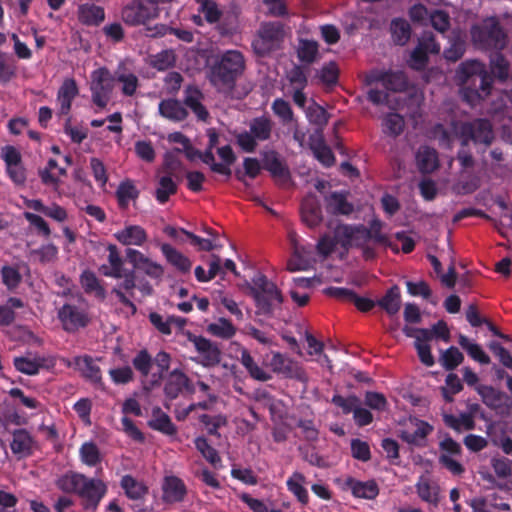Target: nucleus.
Instances as JSON below:
<instances>
[{
  "mask_svg": "<svg viewBox=\"0 0 512 512\" xmlns=\"http://www.w3.org/2000/svg\"><path fill=\"white\" fill-rule=\"evenodd\" d=\"M456 77L460 82L463 100L471 106L477 105L491 93L493 78L480 61L468 60L461 63Z\"/></svg>",
  "mask_w": 512,
  "mask_h": 512,
  "instance_id": "obj_1",
  "label": "nucleus"
},
{
  "mask_svg": "<svg viewBox=\"0 0 512 512\" xmlns=\"http://www.w3.org/2000/svg\"><path fill=\"white\" fill-rule=\"evenodd\" d=\"M246 61L239 50H226L213 58L208 79L219 92L230 93L237 80L244 74Z\"/></svg>",
  "mask_w": 512,
  "mask_h": 512,
  "instance_id": "obj_2",
  "label": "nucleus"
},
{
  "mask_svg": "<svg viewBox=\"0 0 512 512\" xmlns=\"http://www.w3.org/2000/svg\"><path fill=\"white\" fill-rule=\"evenodd\" d=\"M56 486L65 493L78 495L83 500L85 510H96L107 492V486L102 480L73 471L59 477Z\"/></svg>",
  "mask_w": 512,
  "mask_h": 512,
  "instance_id": "obj_3",
  "label": "nucleus"
},
{
  "mask_svg": "<svg viewBox=\"0 0 512 512\" xmlns=\"http://www.w3.org/2000/svg\"><path fill=\"white\" fill-rule=\"evenodd\" d=\"M470 33L473 44L481 50L501 51L507 45V34L496 17L473 25Z\"/></svg>",
  "mask_w": 512,
  "mask_h": 512,
  "instance_id": "obj_4",
  "label": "nucleus"
},
{
  "mask_svg": "<svg viewBox=\"0 0 512 512\" xmlns=\"http://www.w3.org/2000/svg\"><path fill=\"white\" fill-rule=\"evenodd\" d=\"M249 290L255 301L258 315L272 316L275 306L283 303L281 291L264 274L259 273L253 277Z\"/></svg>",
  "mask_w": 512,
  "mask_h": 512,
  "instance_id": "obj_5",
  "label": "nucleus"
},
{
  "mask_svg": "<svg viewBox=\"0 0 512 512\" xmlns=\"http://www.w3.org/2000/svg\"><path fill=\"white\" fill-rule=\"evenodd\" d=\"M452 125L454 135L460 140L463 147H467L470 142H473L475 145H483L485 150L494 140L493 127L487 119L477 118L459 125L454 122Z\"/></svg>",
  "mask_w": 512,
  "mask_h": 512,
  "instance_id": "obj_6",
  "label": "nucleus"
},
{
  "mask_svg": "<svg viewBox=\"0 0 512 512\" xmlns=\"http://www.w3.org/2000/svg\"><path fill=\"white\" fill-rule=\"evenodd\" d=\"M274 123L267 115L253 118L249 123V131L238 133L236 144L243 152L254 153L258 147V142L268 141L271 138Z\"/></svg>",
  "mask_w": 512,
  "mask_h": 512,
  "instance_id": "obj_7",
  "label": "nucleus"
},
{
  "mask_svg": "<svg viewBox=\"0 0 512 512\" xmlns=\"http://www.w3.org/2000/svg\"><path fill=\"white\" fill-rule=\"evenodd\" d=\"M78 302H66L57 310V318L67 333H75L90 323L89 312L82 295H78Z\"/></svg>",
  "mask_w": 512,
  "mask_h": 512,
  "instance_id": "obj_8",
  "label": "nucleus"
},
{
  "mask_svg": "<svg viewBox=\"0 0 512 512\" xmlns=\"http://www.w3.org/2000/svg\"><path fill=\"white\" fill-rule=\"evenodd\" d=\"M284 36V25L281 22H264L258 30V39L252 42L253 50L257 55L265 56L279 47Z\"/></svg>",
  "mask_w": 512,
  "mask_h": 512,
  "instance_id": "obj_9",
  "label": "nucleus"
},
{
  "mask_svg": "<svg viewBox=\"0 0 512 512\" xmlns=\"http://www.w3.org/2000/svg\"><path fill=\"white\" fill-rule=\"evenodd\" d=\"M90 91L92 102L99 108L107 106L114 89L115 76L106 67H100L91 73Z\"/></svg>",
  "mask_w": 512,
  "mask_h": 512,
  "instance_id": "obj_10",
  "label": "nucleus"
},
{
  "mask_svg": "<svg viewBox=\"0 0 512 512\" xmlns=\"http://www.w3.org/2000/svg\"><path fill=\"white\" fill-rule=\"evenodd\" d=\"M159 16V8L154 2L133 0L122 8L121 19L129 26L145 25Z\"/></svg>",
  "mask_w": 512,
  "mask_h": 512,
  "instance_id": "obj_11",
  "label": "nucleus"
},
{
  "mask_svg": "<svg viewBox=\"0 0 512 512\" xmlns=\"http://www.w3.org/2000/svg\"><path fill=\"white\" fill-rule=\"evenodd\" d=\"M335 483L343 490H350L355 498L373 500L379 495V486L373 479L360 481L354 477L348 476L344 479L337 478Z\"/></svg>",
  "mask_w": 512,
  "mask_h": 512,
  "instance_id": "obj_12",
  "label": "nucleus"
},
{
  "mask_svg": "<svg viewBox=\"0 0 512 512\" xmlns=\"http://www.w3.org/2000/svg\"><path fill=\"white\" fill-rule=\"evenodd\" d=\"M36 447L37 442L28 430L19 428L12 432L10 449L18 460L32 456Z\"/></svg>",
  "mask_w": 512,
  "mask_h": 512,
  "instance_id": "obj_13",
  "label": "nucleus"
},
{
  "mask_svg": "<svg viewBox=\"0 0 512 512\" xmlns=\"http://www.w3.org/2000/svg\"><path fill=\"white\" fill-rule=\"evenodd\" d=\"M194 393L195 387L188 376L180 369L172 370L164 385V394L169 400L176 399L183 391Z\"/></svg>",
  "mask_w": 512,
  "mask_h": 512,
  "instance_id": "obj_14",
  "label": "nucleus"
},
{
  "mask_svg": "<svg viewBox=\"0 0 512 512\" xmlns=\"http://www.w3.org/2000/svg\"><path fill=\"white\" fill-rule=\"evenodd\" d=\"M123 281L112 289L118 301L129 308L134 315L137 312L136 305L131 301L130 297L134 296L133 290L136 288V274L134 269L126 270L122 273Z\"/></svg>",
  "mask_w": 512,
  "mask_h": 512,
  "instance_id": "obj_15",
  "label": "nucleus"
},
{
  "mask_svg": "<svg viewBox=\"0 0 512 512\" xmlns=\"http://www.w3.org/2000/svg\"><path fill=\"white\" fill-rule=\"evenodd\" d=\"M190 340L202 357V364L204 366L213 367L220 363L221 351L215 343L203 336H194Z\"/></svg>",
  "mask_w": 512,
  "mask_h": 512,
  "instance_id": "obj_16",
  "label": "nucleus"
},
{
  "mask_svg": "<svg viewBox=\"0 0 512 512\" xmlns=\"http://www.w3.org/2000/svg\"><path fill=\"white\" fill-rule=\"evenodd\" d=\"M164 233L171 237L172 239L183 243L185 239L182 236H185L190 240L192 246L196 247L199 251L210 252L214 250L215 244L210 239L201 238L195 235L192 232H189L183 228H175L173 226H166L164 228Z\"/></svg>",
  "mask_w": 512,
  "mask_h": 512,
  "instance_id": "obj_17",
  "label": "nucleus"
},
{
  "mask_svg": "<svg viewBox=\"0 0 512 512\" xmlns=\"http://www.w3.org/2000/svg\"><path fill=\"white\" fill-rule=\"evenodd\" d=\"M162 490L163 501L168 504L182 502L187 494L185 483L177 476L166 477Z\"/></svg>",
  "mask_w": 512,
  "mask_h": 512,
  "instance_id": "obj_18",
  "label": "nucleus"
},
{
  "mask_svg": "<svg viewBox=\"0 0 512 512\" xmlns=\"http://www.w3.org/2000/svg\"><path fill=\"white\" fill-rule=\"evenodd\" d=\"M184 93V105L192 110L199 121L206 122L209 118V112L201 102L204 96L200 89L196 86L189 85L186 87Z\"/></svg>",
  "mask_w": 512,
  "mask_h": 512,
  "instance_id": "obj_19",
  "label": "nucleus"
},
{
  "mask_svg": "<svg viewBox=\"0 0 512 512\" xmlns=\"http://www.w3.org/2000/svg\"><path fill=\"white\" fill-rule=\"evenodd\" d=\"M76 366H78L81 375L97 387L104 389L102 381V374L100 367L96 364L94 359L89 355L78 356L74 359Z\"/></svg>",
  "mask_w": 512,
  "mask_h": 512,
  "instance_id": "obj_20",
  "label": "nucleus"
},
{
  "mask_svg": "<svg viewBox=\"0 0 512 512\" xmlns=\"http://www.w3.org/2000/svg\"><path fill=\"white\" fill-rule=\"evenodd\" d=\"M302 221L310 228L319 226L323 220L320 202L315 196H308L301 203Z\"/></svg>",
  "mask_w": 512,
  "mask_h": 512,
  "instance_id": "obj_21",
  "label": "nucleus"
},
{
  "mask_svg": "<svg viewBox=\"0 0 512 512\" xmlns=\"http://www.w3.org/2000/svg\"><path fill=\"white\" fill-rule=\"evenodd\" d=\"M158 110L162 117L172 122H182L186 120L189 115L184 103L174 98L161 100L158 105Z\"/></svg>",
  "mask_w": 512,
  "mask_h": 512,
  "instance_id": "obj_22",
  "label": "nucleus"
},
{
  "mask_svg": "<svg viewBox=\"0 0 512 512\" xmlns=\"http://www.w3.org/2000/svg\"><path fill=\"white\" fill-rule=\"evenodd\" d=\"M114 237L125 246H142L148 239L145 229L139 225H128L114 233Z\"/></svg>",
  "mask_w": 512,
  "mask_h": 512,
  "instance_id": "obj_23",
  "label": "nucleus"
},
{
  "mask_svg": "<svg viewBox=\"0 0 512 512\" xmlns=\"http://www.w3.org/2000/svg\"><path fill=\"white\" fill-rule=\"evenodd\" d=\"M79 282L85 294L93 295L100 301H104L106 299V290L101 284L100 279L93 271L89 269L84 270L80 274Z\"/></svg>",
  "mask_w": 512,
  "mask_h": 512,
  "instance_id": "obj_24",
  "label": "nucleus"
},
{
  "mask_svg": "<svg viewBox=\"0 0 512 512\" xmlns=\"http://www.w3.org/2000/svg\"><path fill=\"white\" fill-rule=\"evenodd\" d=\"M415 426L416 429L413 432L404 430L401 432L400 437L410 445L422 447L425 445L428 435L432 433L433 426L420 419H415Z\"/></svg>",
  "mask_w": 512,
  "mask_h": 512,
  "instance_id": "obj_25",
  "label": "nucleus"
},
{
  "mask_svg": "<svg viewBox=\"0 0 512 512\" xmlns=\"http://www.w3.org/2000/svg\"><path fill=\"white\" fill-rule=\"evenodd\" d=\"M326 210L333 215H350L354 206L347 200L346 193L334 191L325 197Z\"/></svg>",
  "mask_w": 512,
  "mask_h": 512,
  "instance_id": "obj_26",
  "label": "nucleus"
},
{
  "mask_svg": "<svg viewBox=\"0 0 512 512\" xmlns=\"http://www.w3.org/2000/svg\"><path fill=\"white\" fill-rule=\"evenodd\" d=\"M120 487L123 489L125 496L134 501L144 499L149 492V488L144 482L137 480L130 474L122 476Z\"/></svg>",
  "mask_w": 512,
  "mask_h": 512,
  "instance_id": "obj_27",
  "label": "nucleus"
},
{
  "mask_svg": "<svg viewBox=\"0 0 512 512\" xmlns=\"http://www.w3.org/2000/svg\"><path fill=\"white\" fill-rule=\"evenodd\" d=\"M107 250L109 252L108 262L110 266L102 265L99 268V271L106 277L121 279L122 273L126 271L123 269L124 261L120 256L116 245L109 244Z\"/></svg>",
  "mask_w": 512,
  "mask_h": 512,
  "instance_id": "obj_28",
  "label": "nucleus"
},
{
  "mask_svg": "<svg viewBox=\"0 0 512 512\" xmlns=\"http://www.w3.org/2000/svg\"><path fill=\"white\" fill-rule=\"evenodd\" d=\"M105 19L103 7L95 4H81L78 7V20L87 26H99Z\"/></svg>",
  "mask_w": 512,
  "mask_h": 512,
  "instance_id": "obj_29",
  "label": "nucleus"
},
{
  "mask_svg": "<svg viewBox=\"0 0 512 512\" xmlns=\"http://www.w3.org/2000/svg\"><path fill=\"white\" fill-rule=\"evenodd\" d=\"M160 249L167 262L174 266L178 271L181 273L190 272L192 262L183 253L168 243H163Z\"/></svg>",
  "mask_w": 512,
  "mask_h": 512,
  "instance_id": "obj_30",
  "label": "nucleus"
},
{
  "mask_svg": "<svg viewBox=\"0 0 512 512\" xmlns=\"http://www.w3.org/2000/svg\"><path fill=\"white\" fill-rule=\"evenodd\" d=\"M271 365L275 372L282 373L286 377L302 378L303 371L298 364L281 353L273 354Z\"/></svg>",
  "mask_w": 512,
  "mask_h": 512,
  "instance_id": "obj_31",
  "label": "nucleus"
},
{
  "mask_svg": "<svg viewBox=\"0 0 512 512\" xmlns=\"http://www.w3.org/2000/svg\"><path fill=\"white\" fill-rule=\"evenodd\" d=\"M417 167L421 173H431L439 166L438 154L434 148L420 146L416 153Z\"/></svg>",
  "mask_w": 512,
  "mask_h": 512,
  "instance_id": "obj_32",
  "label": "nucleus"
},
{
  "mask_svg": "<svg viewBox=\"0 0 512 512\" xmlns=\"http://www.w3.org/2000/svg\"><path fill=\"white\" fill-rule=\"evenodd\" d=\"M377 305L389 316L396 315L400 311L402 305L400 288L397 285L390 287L383 297L377 300Z\"/></svg>",
  "mask_w": 512,
  "mask_h": 512,
  "instance_id": "obj_33",
  "label": "nucleus"
},
{
  "mask_svg": "<svg viewBox=\"0 0 512 512\" xmlns=\"http://www.w3.org/2000/svg\"><path fill=\"white\" fill-rule=\"evenodd\" d=\"M383 86L393 92L405 91L408 87V79L403 71H386L376 77Z\"/></svg>",
  "mask_w": 512,
  "mask_h": 512,
  "instance_id": "obj_34",
  "label": "nucleus"
},
{
  "mask_svg": "<svg viewBox=\"0 0 512 512\" xmlns=\"http://www.w3.org/2000/svg\"><path fill=\"white\" fill-rule=\"evenodd\" d=\"M78 94V87L74 79H67L58 90L57 98L60 103V114L67 115L70 112L72 101Z\"/></svg>",
  "mask_w": 512,
  "mask_h": 512,
  "instance_id": "obj_35",
  "label": "nucleus"
},
{
  "mask_svg": "<svg viewBox=\"0 0 512 512\" xmlns=\"http://www.w3.org/2000/svg\"><path fill=\"white\" fill-rule=\"evenodd\" d=\"M115 195L119 208L125 210L128 208L130 201L138 199L140 191L132 180L126 179L120 182Z\"/></svg>",
  "mask_w": 512,
  "mask_h": 512,
  "instance_id": "obj_36",
  "label": "nucleus"
},
{
  "mask_svg": "<svg viewBox=\"0 0 512 512\" xmlns=\"http://www.w3.org/2000/svg\"><path fill=\"white\" fill-rule=\"evenodd\" d=\"M443 422L447 427L457 433L474 430L476 426L473 415L467 412H462L459 417H456L453 414L444 413Z\"/></svg>",
  "mask_w": 512,
  "mask_h": 512,
  "instance_id": "obj_37",
  "label": "nucleus"
},
{
  "mask_svg": "<svg viewBox=\"0 0 512 512\" xmlns=\"http://www.w3.org/2000/svg\"><path fill=\"white\" fill-rule=\"evenodd\" d=\"M263 168L274 178L288 180L290 172L288 167L280 160L275 151L267 153L263 160Z\"/></svg>",
  "mask_w": 512,
  "mask_h": 512,
  "instance_id": "obj_38",
  "label": "nucleus"
},
{
  "mask_svg": "<svg viewBox=\"0 0 512 512\" xmlns=\"http://www.w3.org/2000/svg\"><path fill=\"white\" fill-rule=\"evenodd\" d=\"M148 426L168 436H173L177 433V428L172 423L170 417L160 408L153 409V418L148 421Z\"/></svg>",
  "mask_w": 512,
  "mask_h": 512,
  "instance_id": "obj_39",
  "label": "nucleus"
},
{
  "mask_svg": "<svg viewBox=\"0 0 512 512\" xmlns=\"http://www.w3.org/2000/svg\"><path fill=\"white\" fill-rule=\"evenodd\" d=\"M171 360V355L166 351H159L155 357L152 358L153 365L156 367V371L151 374L152 386L160 385L161 381L170 369Z\"/></svg>",
  "mask_w": 512,
  "mask_h": 512,
  "instance_id": "obj_40",
  "label": "nucleus"
},
{
  "mask_svg": "<svg viewBox=\"0 0 512 512\" xmlns=\"http://www.w3.org/2000/svg\"><path fill=\"white\" fill-rule=\"evenodd\" d=\"M115 81L122 83L121 91L125 96H133L139 86L138 77L132 72H126L123 65H119L114 73Z\"/></svg>",
  "mask_w": 512,
  "mask_h": 512,
  "instance_id": "obj_41",
  "label": "nucleus"
},
{
  "mask_svg": "<svg viewBox=\"0 0 512 512\" xmlns=\"http://www.w3.org/2000/svg\"><path fill=\"white\" fill-rule=\"evenodd\" d=\"M194 444L196 449L201 453L206 461L209 462L215 469H221L223 467L222 459L218 451L208 443V440L205 437H197L194 440Z\"/></svg>",
  "mask_w": 512,
  "mask_h": 512,
  "instance_id": "obj_42",
  "label": "nucleus"
},
{
  "mask_svg": "<svg viewBox=\"0 0 512 512\" xmlns=\"http://www.w3.org/2000/svg\"><path fill=\"white\" fill-rule=\"evenodd\" d=\"M13 365L18 372L33 376L37 375L44 366V359L41 357L30 359L28 357L19 356L14 357Z\"/></svg>",
  "mask_w": 512,
  "mask_h": 512,
  "instance_id": "obj_43",
  "label": "nucleus"
},
{
  "mask_svg": "<svg viewBox=\"0 0 512 512\" xmlns=\"http://www.w3.org/2000/svg\"><path fill=\"white\" fill-rule=\"evenodd\" d=\"M80 460L89 467H95L102 461L101 452L93 441L84 442L79 449Z\"/></svg>",
  "mask_w": 512,
  "mask_h": 512,
  "instance_id": "obj_44",
  "label": "nucleus"
},
{
  "mask_svg": "<svg viewBox=\"0 0 512 512\" xmlns=\"http://www.w3.org/2000/svg\"><path fill=\"white\" fill-rule=\"evenodd\" d=\"M305 476L300 472H294L293 475L287 480L288 490L295 495L297 500L306 505L309 501V495L303 483L305 482Z\"/></svg>",
  "mask_w": 512,
  "mask_h": 512,
  "instance_id": "obj_45",
  "label": "nucleus"
},
{
  "mask_svg": "<svg viewBox=\"0 0 512 512\" xmlns=\"http://www.w3.org/2000/svg\"><path fill=\"white\" fill-rule=\"evenodd\" d=\"M240 362L253 379L258 381H267L271 378V376L254 361L247 349H243L241 351Z\"/></svg>",
  "mask_w": 512,
  "mask_h": 512,
  "instance_id": "obj_46",
  "label": "nucleus"
},
{
  "mask_svg": "<svg viewBox=\"0 0 512 512\" xmlns=\"http://www.w3.org/2000/svg\"><path fill=\"white\" fill-rule=\"evenodd\" d=\"M17 75L16 61L12 55L0 51V83L7 84Z\"/></svg>",
  "mask_w": 512,
  "mask_h": 512,
  "instance_id": "obj_47",
  "label": "nucleus"
},
{
  "mask_svg": "<svg viewBox=\"0 0 512 512\" xmlns=\"http://www.w3.org/2000/svg\"><path fill=\"white\" fill-rule=\"evenodd\" d=\"M390 29L392 39L397 45H405L411 37V27L405 19L392 20Z\"/></svg>",
  "mask_w": 512,
  "mask_h": 512,
  "instance_id": "obj_48",
  "label": "nucleus"
},
{
  "mask_svg": "<svg viewBox=\"0 0 512 512\" xmlns=\"http://www.w3.org/2000/svg\"><path fill=\"white\" fill-rule=\"evenodd\" d=\"M458 343L464 349L468 355L479 362L480 364H489L490 357L483 351L481 346L477 343H472L465 335H459Z\"/></svg>",
  "mask_w": 512,
  "mask_h": 512,
  "instance_id": "obj_49",
  "label": "nucleus"
},
{
  "mask_svg": "<svg viewBox=\"0 0 512 512\" xmlns=\"http://www.w3.org/2000/svg\"><path fill=\"white\" fill-rule=\"evenodd\" d=\"M132 365L142 378H147L153 366L152 356L147 349H142L133 357Z\"/></svg>",
  "mask_w": 512,
  "mask_h": 512,
  "instance_id": "obj_50",
  "label": "nucleus"
},
{
  "mask_svg": "<svg viewBox=\"0 0 512 512\" xmlns=\"http://www.w3.org/2000/svg\"><path fill=\"white\" fill-rule=\"evenodd\" d=\"M155 191V198L160 204H165L171 195L176 194L177 185L170 176H162Z\"/></svg>",
  "mask_w": 512,
  "mask_h": 512,
  "instance_id": "obj_51",
  "label": "nucleus"
},
{
  "mask_svg": "<svg viewBox=\"0 0 512 512\" xmlns=\"http://www.w3.org/2000/svg\"><path fill=\"white\" fill-rule=\"evenodd\" d=\"M207 331L222 339H230L236 334V328L226 318H220L217 322L209 324Z\"/></svg>",
  "mask_w": 512,
  "mask_h": 512,
  "instance_id": "obj_52",
  "label": "nucleus"
},
{
  "mask_svg": "<svg viewBox=\"0 0 512 512\" xmlns=\"http://www.w3.org/2000/svg\"><path fill=\"white\" fill-rule=\"evenodd\" d=\"M491 73L500 81H505L509 75V63L500 51H495L490 57Z\"/></svg>",
  "mask_w": 512,
  "mask_h": 512,
  "instance_id": "obj_53",
  "label": "nucleus"
},
{
  "mask_svg": "<svg viewBox=\"0 0 512 512\" xmlns=\"http://www.w3.org/2000/svg\"><path fill=\"white\" fill-rule=\"evenodd\" d=\"M439 361L446 371H452L464 361V355L457 347L451 346L442 352Z\"/></svg>",
  "mask_w": 512,
  "mask_h": 512,
  "instance_id": "obj_54",
  "label": "nucleus"
},
{
  "mask_svg": "<svg viewBox=\"0 0 512 512\" xmlns=\"http://www.w3.org/2000/svg\"><path fill=\"white\" fill-rule=\"evenodd\" d=\"M466 51L465 40L457 35L450 39L449 47L444 50V57L447 61L456 62L464 55Z\"/></svg>",
  "mask_w": 512,
  "mask_h": 512,
  "instance_id": "obj_55",
  "label": "nucleus"
},
{
  "mask_svg": "<svg viewBox=\"0 0 512 512\" xmlns=\"http://www.w3.org/2000/svg\"><path fill=\"white\" fill-rule=\"evenodd\" d=\"M404 126V118L398 113H389L383 120L384 133L393 137L399 136L403 132Z\"/></svg>",
  "mask_w": 512,
  "mask_h": 512,
  "instance_id": "obj_56",
  "label": "nucleus"
},
{
  "mask_svg": "<svg viewBox=\"0 0 512 512\" xmlns=\"http://www.w3.org/2000/svg\"><path fill=\"white\" fill-rule=\"evenodd\" d=\"M333 236L336 242V246L340 245V247L343 249V253L341 254V257H343V255L347 254L349 249L353 247L352 225H343L338 227L334 231Z\"/></svg>",
  "mask_w": 512,
  "mask_h": 512,
  "instance_id": "obj_57",
  "label": "nucleus"
},
{
  "mask_svg": "<svg viewBox=\"0 0 512 512\" xmlns=\"http://www.w3.org/2000/svg\"><path fill=\"white\" fill-rule=\"evenodd\" d=\"M243 168H244V173L237 170L235 172V176H236L237 180H239L240 182H242L244 184H246L245 176H248L251 179H255L260 174V171H261V165H260L259 160L257 158H252V157L244 158Z\"/></svg>",
  "mask_w": 512,
  "mask_h": 512,
  "instance_id": "obj_58",
  "label": "nucleus"
},
{
  "mask_svg": "<svg viewBox=\"0 0 512 512\" xmlns=\"http://www.w3.org/2000/svg\"><path fill=\"white\" fill-rule=\"evenodd\" d=\"M318 54V44L315 41L303 40L297 51V56L301 62L311 64L315 61Z\"/></svg>",
  "mask_w": 512,
  "mask_h": 512,
  "instance_id": "obj_59",
  "label": "nucleus"
},
{
  "mask_svg": "<svg viewBox=\"0 0 512 512\" xmlns=\"http://www.w3.org/2000/svg\"><path fill=\"white\" fill-rule=\"evenodd\" d=\"M200 3L199 12L204 14L205 20L214 24L218 22L222 16L221 10H219L216 2L213 0H196Z\"/></svg>",
  "mask_w": 512,
  "mask_h": 512,
  "instance_id": "obj_60",
  "label": "nucleus"
},
{
  "mask_svg": "<svg viewBox=\"0 0 512 512\" xmlns=\"http://www.w3.org/2000/svg\"><path fill=\"white\" fill-rule=\"evenodd\" d=\"M0 272L2 282L9 290H14L21 283L22 276L16 267L5 265Z\"/></svg>",
  "mask_w": 512,
  "mask_h": 512,
  "instance_id": "obj_61",
  "label": "nucleus"
},
{
  "mask_svg": "<svg viewBox=\"0 0 512 512\" xmlns=\"http://www.w3.org/2000/svg\"><path fill=\"white\" fill-rule=\"evenodd\" d=\"M175 60L173 51L163 50L153 57L151 66L158 71H165L175 65Z\"/></svg>",
  "mask_w": 512,
  "mask_h": 512,
  "instance_id": "obj_62",
  "label": "nucleus"
},
{
  "mask_svg": "<svg viewBox=\"0 0 512 512\" xmlns=\"http://www.w3.org/2000/svg\"><path fill=\"white\" fill-rule=\"evenodd\" d=\"M312 150L315 157L324 166L330 167L335 162V156L330 149L322 140L312 145Z\"/></svg>",
  "mask_w": 512,
  "mask_h": 512,
  "instance_id": "obj_63",
  "label": "nucleus"
},
{
  "mask_svg": "<svg viewBox=\"0 0 512 512\" xmlns=\"http://www.w3.org/2000/svg\"><path fill=\"white\" fill-rule=\"evenodd\" d=\"M428 61V53L416 45L410 54V58L407 61V64L411 69L415 71H423L428 64Z\"/></svg>",
  "mask_w": 512,
  "mask_h": 512,
  "instance_id": "obj_64",
  "label": "nucleus"
}]
</instances>
